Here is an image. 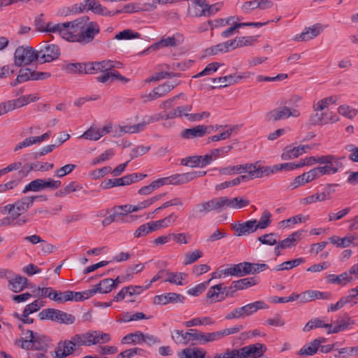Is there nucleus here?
I'll return each instance as SVG.
<instances>
[{
  "label": "nucleus",
  "mask_w": 358,
  "mask_h": 358,
  "mask_svg": "<svg viewBox=\"0 0 358 358\" xmlns=\"http://www.w3.org/2000/svg\"><path fill=\"white\" fill-rule=\"evenodd\" d=\"M83 22V17L71 22L49 24L45 30L50 33H57L68 41L79 43Z\"/></svg>",
  "instance_id": "1"
},
{
  "label": "nucleus",
  "mask_w": 358,
  "mask_h": 358,
  "mask_svg": "<svg viewBox=\"0 0 358 358\" xmlns=\"http://www.w3.org/2000/svg\"><path fill=\"white\" fill-rule=\"evenodd\" d=\"M266 350L265 345L257 343L239 349H227L224 353L216 354L213 358H268L262 356Z\"/></svg>",
  "instance_id": "2"
},
{
  "label": "nucleus",
  "mask_w": 358,
  "mask_h": 358,
  "mask_svg": "<svg viewBox=\"0 0 358 358\" xmlns=\"http://www.w3.org/2000/svg\"><path fill=\"white\" fill-rule=\"evenodd\" d=\"M251 263L243 262L238 264H231L227 265L225 268H219L212 273L211 279H219L228 276L243 277L251 274Z\"/></svg>",
  "instance_id": "3"
},
{
  "label": "nucleus",
  "mask_w": 358,
  "mask_h": 358,
  "mask_svg": "<svg viewBox=\"0 0 358 358\" xmlns=\"http://www.w3.org/2000/svg\"><path fill=\"white\" fill-rule=\"evenodd\" d=\"M73 341L77 345L90 346L100 343H108L110 341L109 334L100 331H88L82 334H76L73 336Z\"/></svg>",
  "instance_id": "4"
},
{
  "label": "nucleus",
  "mask_w": 358,
  "mask_h": 358,
  "mask_svg": "<svg viewBox=\"0 0 358 358\" xmlns=\"http://www.w3.org/2000/svg\"><path fill=\"white\" fill-rule=\"evenodd\" d=\"M268 306L262 301H257L253 303L246 304L242 307L235 308L231 312L226 315V320H233L238 318H243L252 315L258 310L266 309Z\"/></svg>",
  "instance_id": "5"
},
{
  "label": "nucleus",
  "mask_w": 358,
  "mask_h": 358,
  "mask_svg": "<svg viewBox=\"0 0 358 358\" xmlns=\"http://www.w3.org/2000/svg\"><path fill=\"white\" fill-rule=\"evenodd\" d=\"M38 55L32 47L28 45L19 46L14 53V64L16 66L29 65L38 61Z\"/></svg>",
  "instance_id": "6"
},
{
  "label": "nucleus",
  "mask_w": 358,
  "mask_h": 358,
  "mask_svg": "<svg viewBox=\"0 0 358 358\" xmlns=\"http://www.w3.org/2000/svg\"><path fill=\"white\" fill-rule=\"evenodd\" d=\"M221 212V206L218 197L195 205L189 215L190 219L202 217L212 211Z\"/></svg>",
  "instance_id": "7"
},
{
  "label": "nucleus",
  "mask_w": 358,
  "mask_h": 358,
  "mask_svg": "<svg viewBox=\"0 0 358 358\" xmlns=\"http://www.w3.org/2000/svg\"><path fill=\"white\" fill-rule=\"evenodd\" d=\"M86 9L92 10L95 14L106 16L115 15L120 13V10H116L115 12L110 11L96 0H85L84 3L75 4L72 7V10L76 13H82Z\"/></svg>",
  "instance_id": "8"
},
{
  "label": "nucleus",
  "mask_w": 358,
  "mask_h": 358,
  "mask_svg": "<svg viewBox=\"0 0 358 358\" xmlns=\"http://www.w3.org/2000/svg\"><path fill=\"white\" fill-rule=\"evenodd\" d=\"M99 32L100 27L97 22L90 21L87 17H83L79 43L83 45L90 43Z\"/></svg>",
  "instance_id": "9"
},
{
  "label": "nucleus",
  "mask_w": 358,
  "mask_h": 358,
  "mask_svg": "<svg viewBox=\"0 0 358 358\" xmlns=\"http://www.w3.org/2000/svg\"><path fill=\"white\" fill-rule=\"evenodd\" d=\"M300 115L301 113L299 110L284 106L266 113L265 114V119L267 122H277L290 117H298Z\"/></svg>",
  "instance_id": "10"
},
{
  "label": "nucleus",
  "mask_w": 358,
  "mask_h": 358,
  "mask_svg": "<svg viewBox=\"0 0 358 358\" xmlns=\"http://www.w3.org/2000/svg\"><path fill=\"white\" fill-rule=\"evenodd\" d=\"M48 72H39L31 71L29 68L20 69L16 79L10 83V85L15 87L20 83L27 82L29 80H41L50 77Z\"/></svg>",
  "instance_id": "11"
},
{
  "label": "nucleus",
  "mask_w": 358,
  "mask_h": 358,
  "mask_svg": "<svg viewBox=\"0 0 358 358\" xmlns=\"http://www.w3.org/2000/svg\"><path fill=\"white\" fill-rule=\"evenodd\" d=\"M62 185L60 180H56L52 178H48L47 180L44 179H36L27 185L22 191L24 194L28 192H40L45 189H57Z\"/></svg>",
  "instance_id": "12"
},
{
  "label": "nucleus",
  "mask_w": 358,
  "mask_h": 358,
  "mask_svg": "<svg viewBox=\"0 0 358 358\" xmlns=\"http://www.w3.org/2000/svg\"><path fill=\"white\" fill-rule=\"evenodd\" d=\"M341 159L334 155H322L321 164H324L319 166L322 174L324 176L337 173L343 166Z\"/></svg>",
  "instance_id": "13"
},
{
  "label": "nucleus",
  "mask_w": 358,
  "mask_h": 358,
  "mask_svg": "<svg viewBox=\"0 0 358 358\" xmlns=\"http://www.w3.org/2000/svg\"><path fill=\"white\" fill-rule=\"evenodd\" d=\"M38 61L41 63L50 62L57 59L60 55L59 48L55 44H45L39 50L36 51Z\"/></svg>",
  "instance_id": "14"
},
{
  "label": "nucleus",
  "mask_w": 358,
  "mask_h": 358,
  "mask_svg": "<svg viewBox=\"0 0 358 358\" xmlns=\"http://www.w3.org/2000/svg\"><path fill=\"white\" fill-rule=\"evenodd\" d=\"M184 41L182 34L180 33H176L172 36H168L166 38H162L157 43L150 45L146 50L143 53L148 51H155L162 48L164 47H176L181 44Z\"/></svg>",
  "instance_id": "15"
},
{
  "label": "nucleus",
  "mask_w": 358,
  "mask_h": 358,
  "mask_svg": "<svg viewBox=\"0 0 358 358\" xmlns=\"http://www.w3.org/2000/svg\"><path fill=\"white\" fill-rule=\"evenodd\" d=\"M178 85V83H172L169 82L162 84L155 87L151 92L145 96L146 99L144 101H151L158 98L163 97L173 90Z\"/></svg>",
  "instance_id": "16"
},
{
  "label": "nucleus",
  "mask_w": 358,
  "mask_h": 358,
  "mask_svg": "<svg viewBox=\"0 0 358 358\" xmlns=\"http://www.w3.org/2000/svg\"><path fill=\"white\" fill-rule=\"evenodd\" d=\"M77 343L73 341V336L70 341H60L56 350L52 353V356L55 358H65L66 357L73 354L76 350Z\"/></svg>",
  "instance_id": "17"
},
{
  "label": "nucleus",
  "mask_w": 358,
  "mask_h": 358,
  "mask_svg": "<svg viewBox=\"0 0 358 358\" xmlns=\"http://www.w3.org/2000/svg\"><path fill=\"white\" fill-rule=\"evenodd\" d=\"M218 199L220 202L222 211L226 208L239 209L250 204L249 200L239 196L233 199H229L227 196H220Z\"/></svg>",
  "instance_id": "18"
},
{
  "label": "nucleus",
  "mask_w": 358,
  "mask_h": 358,
  "mask_svg": "<svg viewBox=\"0 0 358 358\" xmlns=\"http://www.w3.org/2000/svg\"><path fill=\"white\" fill-rule=\"evenodd\" d=\"M232 229L237 236H247L257 230L256 220H251L245 222H237L232 224Z\"/></svg>",
  "instance_id": "19"
},
{
  "label": "nucleus",
  "mask_w": 358,
  "mask_h": 358,
  "mask_svg": "<svg viewBox=\"0 0 358 358\" xmlns=\"http://www.w3.org/2000/svg\"><path fill=\"white\" fill-rule=\"evenodd\" d=\"M35 200L36 197L24 196L13 203V206H14L13 218L16 220L21 215L26 213L33 205Z\"/></svg>",
  "instance_id": "20"
},
{
  "label": "nucleus",
  "mask_w": 358,
  "mask_h": 358,
  "mask_svg": "<svg viewBox=\"0 0 358 358\" xmlns=\"http://www.w3.org/2000/svg\"><path fill=\"white\" fill-rule=\"evenodd\" d=\"M146 118V120H144L137 124L118 126L119 136H121L122 134H134L143 131L148 124L159 120V117H154L153 116H148Z\"/></svg>",
  "instance_id": "21"
},
{
  "label": "nucleus",
  "mask_w": 358,
  "mask_h": 358,
  "mask_svg": "<svg viewBox=\"0 0 358 358\" xmlns=\"http://www.w3.org/2000/svg\"><path fill=\"white\" fill-rule=\"evenodd\" d=\"M187 16L192 18L206 17V0H192L188 6Z\"/></svg>",
  "instance_id": "22"
},
{
  "label": "nucleus",
  "mask_w": 358,
  "mask_h": 358,
  "mask_svg": "<svg viewBox=\"0 0 358 358\" xmlns=\"http://www.w3.org/2000/svg\"><path fill=\"white\" fill-rule=\"evenodd\" d=\"M315 144L313 145H299L297 147L287 146L283 153L281 155V157L283 160H289L293 158H296L299 156L303 155V153L307 152L308 150H311L314 148Z\"/></svg>",
  "instance_id": "23"
},
{
  "label": "nucleus",
  "mask_w": 358,
  "mask_h": 358,
  "mask_svg": "<svg viewBox=\"0 0 358 358\" xmlns=\"http://www.w3.org/2000/svg\"><path fill=\"white\" fill-rule=\"evenodd\" d=\"M192 109V105H185L178 106L176 108L165 113L164 115H161L159 114L153 116L154 117H159V120H168V119H174L176 117H180L182 116L187 117L188 119L189 117V115L188 112L191 111Z\"/></svg>",
  "instance_id": "24"
},
{
  "label": "nucleus",
  "mask_w": 358,
  "mask_h": 358,
  "mask_svg": "<svg viewBox=\"0 0 358 358\" xmlns=\"http://www.w3.org/2000/svg\"><path fill=\"white\" fill-rule=\"evenodd\" d=\"M185 297L180 294L169 292L161 295L155 296L154 298V303L159 305H166L169 303H184Z\"/></svg>",
  "instance_id": "25"
},
{
  "label": "nucleus",
  "mask_w": 358,
  "mask_h": 358,
  "mask_svg": "<svg viewBox=\"0 0 358 358\" xmlns=\"http://www.w3.org/2000/svg\"><path fill=\"white\" fill-rule=\"evenodd\" d=\"M322 31V26L320 24H316L312 27L306 28L301 34H296L294 37V41H307L317 36Z\"/></svg>",
  "instance_id": "26"
},
{
  "label": "nucleus",
  "mask_w": 358,
  "mask_h": 358,
  "mask_svg": "<svg viewBox=\"0 0 358 358\" xmlns=\"http://www.w3.org/2000/svg\"><path fill=\"white\" fill-rule=\"evenodd\" d=\"M208 127L206 125H198L195 127L184 129L180 136L185 139L201 138L208 134Z\"/></svg>",
  "instance_id": "27"
},
{
  "label": "nucleus",
  "mask_w": 358,
  "mask_h": 358,
  "mask_svg": "<svg viewBox=\"0 0 358 358\" xmlns=\"http://www.w3.org/2000/svg\"><path fill=\"white\" fill-rule=\"evenodd\" d=\"M53 346L52 341L47 336L34 333L33 339V350L45 352Z\"/></svg>",
  "instance_id": "28"
},
{
  "label": "nucleus",
  "mask_w": 358,
  "mask_h": 358,
  "mask_svg": "<svg viewBox=\"0 0 358 358\" xmlns=\"http://www.w3.org/2000/svg\"><path fill=\"white\" fill-rule=\"evenodd\" d=\"M222 289H227V287H224L222 283L212 286L206 294V298L210 299V303L222 301L225 299L224 291Z\"/></svg>",
  "instance_id": "29"
},
{
  "label": "nucleus",
  "mask_w": 358,
  "mask_h": 358,
  "mask_svg": "<svg viewBox=\"0 0 358 358\" xmlns=\"http://www.w3.org/2000/svg\"><path fill=\"white\" fill-rule=\"evenodd\" d=\"M335 323V326H333L332 324H329L330 327H329V330H327L328 334H337L340 331H344L350 326L354 325L355 321L352 320L349 317H338Z\"/></svg>",
  "instance_id": "30"
},
{
  "label": "nucleus",
  "mask_w": 358,
  "mask_h": 358,
  "mask_svg": "<svg viewBox=\"0 0 358 358\" xmlns=\"http://www.w3.org/2000/svg\"><path fill=\"white\" fill-rule=\"evenodd\" d=\"M325 339L324 338H318L313 340L312 342L305 345L302 348H301L297 354L299 356H312L315 355L319 347Z\"/></svg>",
  "instance_id": "31"
},
{
  "label": "nucleus",
  "mask_w": 358,
  "mask_h": 358,
  "mask_svg": "<svg viewBox=\"0 0 358 358\" xmlns=\"http://www.w3.org/2000/svg\"><path fill=\"white\" fill-rule=\"evenodd\" d=\"M9 288L15 293L20 292L25 287H29L28 280L27 278L20 275H15L14 278L8 280Z\"/></svg>",
  "instance_id": "32"
},
{
  "label": "nucleus",
  "mask_w": 358,
  "mask_h": 358,
  "mask_svg": "<svg viewBox=\"0 0 358 358\" xmlns=\"http://www.w3.org/2000/svg\"><path fill=\"white\" fill-rule=\"evenodd\" d=\"M133 205H122L114 207L113 208V211L120 214L118 218L120 222H131L133 220L132 215H128V213L134 212V210H132Z\"/></svg>",
  "instance_id": "33"
},
{
  "label": "nucleus",
  "mask_w": 358,
  "mask_h": 358,
  "mask_svg": "<svg viewBox=\"0 0 358 358\" xmlns=\"http://www.w3.org/2000/svg\"><path fill=\"white\" fill-rule=\"evenodd\" d=\"M96 80L101 83H110L114 80H118L124 83L129 81V78L122 76L117 71L115 72H109L108 73L101 74L96 77Z\"/></svg>",
  "instance_id": "34"
},
{
  "label": "nucleus",
  "mask_w": 358,
  "mask_h": 358,
  "mask_svg": "<svg viewBox=\"0 0 358 358\" xmlns=\"http://www.w3.org/2000/svg\"><path fill=\"white\" fill-rule=\"evenodd\" d=\"M206 351L199 348H185L182 350L178 356L179 358H205Z\"/></svg>",
  "instance_id": "35"
},
{
  "label": "nucleus",
  "mask_w": 358,
  "mask_h": 358,
  "mask_svg": "<svg viewBox=\"0 0 358 358\" xmlns=\"http://www.w3.org/2000/svg\"><path fill=\"white\" fill-rule=\"evenodd\" d=\"M178 216L175 213H171L167 217L157 221L150 222L152 231H157L161 228H165L173 224L177 220Z\"/></svg>",
  "instance_id": "36"
},
{
  "label": "nucleus",
  "mask_w": 358,
  "mask_h": 358,
  "mask_svg": "<svg viewBox=\"0 0 358 358\" xmlns=\"http://www.w3.org/2000/svg\"><path fill=\"white\" fill-rule=\"evenodd\" d=\"M327 281L331 284H338L345 285L351 282L353 278L348 273L344 272L341 275H336L334 274H329L327 277Z\"/></svg>",
  "instance_id": "37"
},
{
  "label": "nucleus",
  "mask_w": 358,
  "mask_h": 358,
  "mask_svg": "<svg viewBox=\"0 0 358 358\" xmlns=\"http://www.w3.org/2000/svg\"><path fill=\"white\" fill-rule=\"evenodd\" d=\"M27 334L29 336H27L25 338L21 337L19 339H17L15 343V345L20 346L22 349L33 350V339L34 338V333L31 330H28L27 331Z\"/></svg>",
  "instance_id": "38"
},
{
  "label": "nucleus",
  "mask_w": 358,
  "mask_h": 358,
  "mask_svg": "<svg viewBox=\"0 0 358 358\" xmlns=\"http://www.w3.org/2000/svg\"><path fill=\"white\" fill-rule=\"evenodd\" d=\"M329 199H330L329 193L326 192H322L320 193L317 192L313 195L303 198L301 199L300 203L303 205H308V204L315 203L317 201H324Z\"/></svg>",
  "instance_id": "39"
},
{
  "label": "nucleus",
  "mask_w": 358,
  "mask_h": 358,
  "mask_svg": "<svg viewBox=\"0 0 358 358\" xmlns=\"http://www.w3.org/2000/svg\"><path fill=\"white\" fill-rule=\"evenodd\" d=\"M259 282L257 277L241 278L234 281L235 288L243 290L256 285Z\"/></svg>",
  "instance_id": "40"
},
{
  "label": "nucleus",
  "mask_w": 358,
  "mask_h": 358,
  "mask_svg": "<svg viewBox=\"0 0 358 358\" xmlns=\"http://www.w3.org/2000/svg\"><path fill=\"white\" fill-rule=\"evenodd\" d=\"M38 317L41 320H51L59 322L58 309L51 308L43 309L38 313Z\"/></svg>",
  "instance_id": "41"
},
{
  "label": "nucleus",
  "mask_w": 358,
  "mask_h": 358,
  "mask_svg": "<svg viewBox=\"0 0 358 358\" xmlns=\"http://www.w3.org/2000/svg\"><path fill=\"white\" fill-rule=\"evenodd\" d=\"M329 327H330L329 324L324 323L323 320L318 317H315L313 319H311L306 324L303 329V331L304 332H308L317 328H325L327 331L329 330Z\"/></svg>",
  "instance_id": "42"
},
{
  "label": "nucleus",
  "mask_w": 358,
  "mask_h": 358,
  "mask_svg": "<svg viewBox=\"0 0 358 358\" xmlns=\"http://www.w3.org/2000/svg\"><path fill=\"white\" fill-rule=\"evenodd\" d=\"M337 101L336 96H331L326 97L318 101L316 103L313 104V108L314 111L318 112L322 111L327 108L329 105L334 104Z\"/></svg>",
  "instance_id": "43"
},
{
  "label": "nucleus",
  "mask_w": 358,
  "mask_h": 358,
  "mask_svg": "<svg viewBox=\"0 0 358 358\" xmlns=\"http://www.w3.org/2000/svg\"><path fill=\"white\" fill-rule=\"evenodd\" d=\"M96 288L98 289V292L102 294H107L110 292L113 289L115 288V285L111 278H106L100 281L99 283L95 285Z\"/></svg>",
  "instance_id": "44"
},
{
  "label": "nucleus",
  "mask_w": 358,
  "mask_h": 358,
  "mask_svg": "<svg viewBox=\"0 0 358 358\" xmlns=\"http://www.w3.org/2000/svg\"><path fill=\"white\" fill-rule=\"evenodd\" d=\"M62 69L68 73H85V63H68L62 65Z\"/></svg>",
  "instance_id": "45"
},
{
  "label": "nucleus",
  "mask_w": 358,
  "mask_h": 358,
  "mask_svg": "<svg viewBox=\"0 0 358 358\" xmlns=\"http://www.w3.org/2000/svg\"><path fill=\"white\" fill-rule=\"evenodd\" d=\"M187 276L186 273H173L169 271L166 272V278L164 282H169L172 284L178 285H182V280Z\"/></svg>",
  "instance_id": "46"
},
{
  "label": "nucleus",
  "mask_w": 358,
  "mask_h": 358,
  "mask_svg": "<svg viewBox=\"0 0 358 358\" xmlns=\"http://www.w3.org/2000/svg\"><path fill=\"white\" fill-rule=\"evenodd\" d=\"M169 182L172 185H181L192 180L190 172L176 174L168 177Z\"/></svg>",
  "instance_id": "47"
},
{
  "label": "nucleus",
  "mask_w": 358,
  "mask_h": 358,
  "mask_svg": "<svg viewBox=\"0 0 358 358\" xmlns=\"http://www.w3.org/2000/svg\"><path fill=\"white\" fill-rule=\"evenodd\" d=\"M143 333L140 331H136L134 333L127 334L122 339V343L127 344H139L142 343Z\"/></svg>",
  "instance_id": "48"
},
{
  "label": "nucleus",
  "mask_w": 358,
  "mask_h": 358,
  "mask_svg": "<svg viewBox=\"0 0 358 358\" xmlns=\"http://www.w3.org/2000/svg\"><path fill=\"white\" fill-rule=\"evenodd\" d=\"M305 262V259L302 257L297 258L293 260L285 262L279 265H277L274 268L275 271L289 270L294 267L299 266Z\"/></svg>",
  "instance_id": "49"
},
{
  "label": "nucleus",
  "mask_w": 358,
  "mask_h": 358,
  "mask_svg": "<svg viewBox=\"0 0 358 358\" xmlns=\"http://www.w3.org/2000/svg\"><path fill=\"white\" fill-rule=\"evenodd\" d=\"M214 323L215 322L210 317H204L202 318L195 317L191 320L184 322V325L186 327H191L199 325H211Z\"/></svg>",
  "instance_id": "50"
},
{
  "label": "nucleus",
  "mask_w": 358,
  "mask_h": 358,
  "mask_svg": "<svg viewBox=\"0 0 358 358\" xmlns=\"http://www.w3.org/2000/svg\"><path fill=\"white\" fill-rule=\"evenodd\" d=\"M354 238L351 236H345L344 238H340L336 236H333L329 238V241L331 243L337 245L338 247L346 248L348 247L353 241Z\"/></svg>",
  "instance_id": "51"
},
{
  "label": "nucleus",
  "mask_w": 358,
  "mask_h": 358,
  "mask_svg": "<svg viewBox=\"0 0 358 358\" xmlns=\"http://www.w3.org/2000/svg\"><path fill=\"white\" fill-rule=\"evenodd\" d=\"M44 306H45L44 301H43L40 299H36L34 301H33L32 303L26 306V307L24 308V309L23 310L24 315L26 316L27 315H30L34 313H36L38 310H39L41 308V307H43Z\"/></svg>",
  "instance_id": "52"
},
{
  "label": "nucleus",
  "mask_w": 358,
  "mask_h": 358,
  "mask_svg": "<svg viewBox=\"0 0 358 358\" xmlns=\"http://www.w3.org/2000/svg\"><path fill=\"white\" fill-rule=\"evenodd\" d=\"M188 332L183 331L174 330L171 332V338L176 343H188Z\"/></svg>",
  "instance_id": "53"
},
{
  "label": "nucleus",
  "mask_w": 358,
  "mask_h": 358,
  "mask_svg": "<svg viewBox=\"0 0 358 358\" xmlns=\"http://www.w3.org/2000/svg\"><path fill=\"white\" fill-rule=\"evenodd\" d=\"M338 112L348 119H352L357 115L358 110L349 106L342 105L338 107Z\"/></svg>",
  "instance_id": "54"
},
{
  "label": "nucleus",
  "mask_w": 358,
  "mask_h": 358,
  "mask_svg": "<svg viewBox=\"0 0 358 358\" xmlns=\"http://www.w3.org/2000/svg\"><path fill=\"white\" fill-rule=\"evenodd\" d=\"M140 37L141 34L138 32H134L131 29H124L117 34L115 38L117 40H128L131 38H139Z\"/></svg>",
  "instance_id": "55"
},
{
  "label": "nucleus",
  "mask_w": 358,
  "mask_h": 358,
  "mask_svg": "<svg viewBox=\"0 0 358 358\" xmlns=\"http://www.w3.org/2000/svg\"><path fill=\"white\" fill-rule=\"evenodd\" d=\"M271 214L270 212L265 210L260 217L259 221L256 220L257 229H264L271 224Z\"/></svg>",
  "instance_id": "56"
},
{
  "label": "nucleus",
  "mask_w": 358,
  "mask_h": 358,
  "mask_svg": "<svg viewBox=\"0 0 358 358\" xmlns=\"http://www.w3.org/2000/svg\"><path fill=\"white\" fill-rule=\"evenodd\" d=\"M101 73L100 62H85V74H96Z\"/></svg>",
  "instance_id": "57"
},
{
  "label": "nucleus",
  "mask_w": 358,
  "mask_h": 358,
  "mask_svg": "<svg viewBox=\"0 0 358 358\" xmlns=\"http://www.w3.org/2000/svg\"><path fill=\"white\" fill-rule=\"evenodd\" d=\"M327 113H319L316 112L310 116V121L314 125L325 124H327Z\"/></svg>",
  "instance_id": "58"
},
{
  "label": "nucleus",
  "mask_w": 358,
  "mask_h": 358,
  "mask_svg": "<svg viewBox=\"0 0 358 358\" xmlns=\"http://www.w3.org/2000/svg\"><path fill=\"white\" fill-rule=\"evenodd\" d=\"M205 56L210 57L221 52H226L225 45L223 43L217 44L205 50Z\"/></svg>",
  "instance_id": "59"
},
{
  "label": "nucleus",
  "mask_w": 358,
  "mask_h": 358,
  "mask_svg": "<svg viewBox=\"0 0 358 358\" xmlns=\"http://www.w3.org/2000/svg\"><path fill=\"white\" fill-rule=\"evenodd\" d=\"M220 66L221 64L218 62L210 63L206 66V68L202 71L195 75L193 78H199L201 76L210 75L215 73Z\"/></svg>",
  "instance_id": "60"
},
{
  "label": "nucleus",
  "mask_w": 358,
  "mask_h": 358,
  "mask_svg": "<svg viewBox=\"0 0 358 358\" xmlns=\"http://www.w3.org/2000/svg\"><path fill=\"white\" fill-rule=\"evenodd\" d=\"M80 138L92 141H98L101 138V135L99 133L98 128L91 127L81 135Z\"/></svg>",
  "instance_id": "61"
},
{
  "label": "nucleus",
  "mask_w": 358,
  "mask_h": 358,
  "mask_svg": "<svg viewBox=\"0 0 358 358\" xmlns=\"http://www.w3.org/2000/svg\"><path fill=\"white\" fill-rule=\"evenodd\" d=\"M277 235L274 233L266 234L258 238V241L264 245H274L278 244Z\"/></svg>",
  "instance_id": "62"
},
{
  "label": "nucleus",
  "mask_w": 358,
  "mask_h": 358,
  "mask_svg": "<svg viewBox=\"0 0 358 358\" xmlns=\"http://www.w3.org/2000/svg\"><path fill=\"white\" fill-rule=\"evenodd\" d=\"M303 176H304L306 183H308L323 175L322 174V172L318 166L310 170L308 172L303 173Z\"/></svg>",
  "instance_id": "63"
},
{
  "label": "nucleus",
  "mask_w": 358,
  "mask_h": 358,
  "mask_svg": "<svg viewBox=\"0 0 358 358\" xmlns=\"http://www.w3.org/2000/svg\"><path fill=\"white\" fill-rule=\"evenodd\" d=\"M231 75L212 78L213 83L215 85L214 87H225L229 85H231Z\"/></svg>",
  "instance_id": "64"
}]
</instances>
